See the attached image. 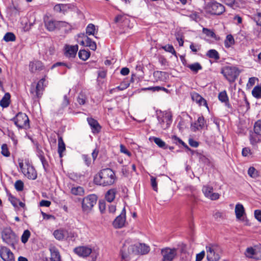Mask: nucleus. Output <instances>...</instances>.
Masks as SVG:
<instances>
[{
  "label": "nucleus",
  "mask_w": 261,
  "mask_h": 261,
  "mask_svg": "<svg viewBox=\"0 0 261 261\" xmlns=\"http://www.w3.org/2000/svg\"><path fill=\"white\" fill-rule=\"evenodd\" d=\"M205 124L204 118L203 116L199 117L196 122L191 124V129L195 132L197 130L202 129Z\"/></svg>",
  "instance_id": "22"
},
{
  "label": "nucleus",
  "mask_w": 261,
  "mask_h": 261,
  "mask_svg": "<svg viewBox=\"0 0 261 261\" xmlns=\"http://www.w3.org/2000/svg\"><path fill=\"white\" fill-rule=\"evenodd\" d=\"M158 121L161 127L163 129L168 128L172 121V116L169 113H166L162 117H158Z\"/></svg>",
  "instance_id": "15"
},
{
  "label": "nucleus",
  "mask_w": 261,
  "mask_h": 261,
  "mask_svg": "<svg viewBox=\"0 0 261 261\" xmlns=\"http://www.w3.org/2000/svg\"><path fill=\"white\" fill-rule=\"evenodd\" d=\"M19 167L24 175L28 178L35 180L37 177V173L34 167L30 163L29 160H18Z\"/></svg>",
  "instance_id": "3"
},
{
  "label": "nucleus",
  "mask_w": 261,
  "mask_h": 261,
  "mask_svg": "<svg viewBox=\"0 0 261 261\" xmlns=\"http://www.w3.org/2000/svg\"><path fill=\"white\" fill-rule=\"evenodd\" d=\"M9 200L16 209L25 208L24 202L18 199L17 197H9Z\"/></svg>",
  "instance_id": "23"
},
{
  "label": "nucleus",
  "mask_w": 261,
  "mask_h": 261,
  "mask_svg": "<svg viewBox=\"0 0 261 261\" xmlns=\"http://www.w3.org/2000/svg\"><path fill=\"white\" fill-rule=\"evenodd\" d=\"M45 82V79L43 77L38 82L35 88H31V93L33 94L34 97L39 98L41 96L44 88L46 86L44 84Z\"/></svg>",
  "instance_id": "12"
},
{
  "label": "nucleus",
  "mask_w": 261,
  "mask_h": 261,
  "mask_svg": "<svg viewBox=\"0 0 261 261\" xmlns=\"http://www.w3.org/2000/svg\"><path fill=\"white\" fill-rule=\"evenodd\" d=\"M66 230L63 229H57L54 231L53 234L55 238L58 240H62L66 237Z\"/></svg>",
  "instance_id": "34"
},
{
  "label": "nucleus",
  "mask_w": 261,
  "mask_h": 261,
  "mask_svg": "<svg viewBox=\"0 0 261 261\" xmlns=\"http://www.w3.org/2000/svg\"><path fill=\"white\" fill-rule=\"evenodd\" d=\"M150 181H151V185L152 186V189L155 191H157L158 190V187H157V182L156 181V178L151 176H150Z\"/></svg>",
  "instance_id": "55"
},
{
  "label": "nucleus",
  "mask_w": 261,
  "mask_h": 261,
  "mask_svg": "<svg viewBox=\"0 0 261 261\" xmlns=\"http://www.w3.org/2000/svg\"><path fill=\"white\" fill-rule=\"evenodd\" d=\"M240 72L239 69L233 66H225L221 70V73L230 83L236 81Z\"/></svg>",
  "instance_id": "4"
},
{
  "label": "nucleus",
  "mask_w": 261,
  "mask_h": 261,
  "mask_svg": "<svg viewBox=\"0 0 261 261\" xmlns=\"http://www.w3.org/2000/svg\"><path fill=\"white\" fill-rule=\"evenodd\" d=\"M82 158H83V160L84 161L85 164L87 166H89L90 165L91 161V159L88 155L83 154L82 155Z\"/></svg>",
  "instance_id": "61"
},
{
  "label": "nucleus",
  "mask_w": 261,
  "mask_h": 261,
  "mask_svg": "<svg viewBox=\"0 0 261 261\" xmlns=\"http://www.w3.org/2000/svg\"><path fill=\"white\" fill-rule=\"evenodd\" d=\"M190 48L192 51L196 53L200 49V46L195 45L194 43H191L190 45Z\"/></svg>",
  "instance_id": "63"
},
{
  "label": "nucleus",
  "mask_w": 261,
  "mask_h": 261,
  "mask_svg": "<svg viewBox=\"0 0 261 261\" xmlns=\"http://www.w3.org/2000/svg\"><path fill=\"white\" fill-rule=\"evenodd\" d=\"M248 174L252 177H255L257 175V171L253 167H251L248 169Z\"/></svg>",
  "instance_id": "51"
},
{
  "label": "nucleus",
  "mask_w": 261,
  "mask_h": 261,
  "mask_svg": "<svg viewBox=\"0 0 261 261\" xmlns=\"http://www.w3.org/2000/svg\"><path fill=\"white\" fill-rule=\"evenodd\" d=\"M150 248L148 246L143 243H139L137 245H129L128 241H125L121 250V257L126 260L132 253H139L145 254L149 252Z\"/></svg>",
  "instance_id": "1"
},
{
  "label": "nucleus",
  "mask_w": 261,
  "mask_h": 261,
  "mask_svg": "<svg viewBox=\"0 0 261 261\" xmlns=\"http://www.w3.org/2000/svg\"><path fill=\"white\" fill-rule=\"evenodd\" d=\"M250 143L253 145H256L257 143L261 142V136L256 134H251L250 136Z\"/></svg>",
  "instance_id": "39"
},
{
  "label": "nucleus",
  "mask_w": 261,
  "mask_h": 261,
  "mask_svg": "<svg viewBox=\"0 0 261 261\" xmlns=\"http://www.w3.org/2000/svg\"><path fill=\"white\" fill-rule=\"evenodd\" d=\"M10 94L6 93L0 101V106L3 108H7L9 106L10 101Z\"/></svg>",
  "instance_id": "31"
},
{
  "label": "nucleus",
  "mask_w": 261,
  "mask_h": 261,
  "mask_svg": "<svg viewBox=\"0 0 261 261\" xmlns=\"http://www.w3.org/2000/svg\"><path fill=\"white\" fill-rule=\"evenodd\" d=\"M252 95L256 98H261V85L255 86L252 91Z\"/></svg>",
  "instance_id": "40"
},
{
  "label": "nucleus",
  "mask_w": 261,
  "mask_h": 261,
  "mask_svg": "<svg viewBox=\"0 0 261 261\" xmlns=\"http://www.w3.org/2000/svg\"><path fill=\"white\" fill-rule=\"evenodd\" d=\"M172 141L173 143L177 144H181L183 146H184L187 149H189L188 145L184 143L180 139L176 137V136H173L171 138Z\"/></svg>",
  "instance_id": "47"
},
{
  "label": "nucleus",
  "mask_w": 261,
  "mask_h": 261,
  "mask_svg": "<svg viewBox=\"0 0 261 261\" xmlns=\"http://www.w3.org/2000/svg\"><path fill=\"white\" fill-rule=\"evenodd\" d=\"M79 49L77 45L65 46V55L68 58H74Z\"/></svg>",
  "instance_id": "17"
},
{
  "label": "nucleus",
  "mask_w": 261,
  "mask_h": 261,
  "mask_svg": "<svg viewBox=\"0 0 261 261\" xmlns=\"http://www.w3.org/2000/svg\"><path fill=\"white\" fill-rule=\"evenodd\" d=\"M254 132L255 134L261 136V120H258L255 123Z\"/></svg>",
  "instance_id": "45"
},
{
  "label": "nucleus",
  "mask_w": 261,
  "mask_h": 261,
  "mask_svg": "<svg viewBox=\"0 0 261 261\" xmlns=\"http://www.w3.org/2000/svg\"><path fill=\"white\" fill-rule=\"evenodd\" d=\"M126 211L125 207L122 209L121 214L118 216L113 222L115 228H121L124 226L126 222Z\"/></svg>",
  "instance_id": "13"
},
{
  "label": "nucleus",
  "mask_w": 261,
  "mask_h": 261,
  "mask_svg": "<svg viewBox=\"0 0 261 261\" xmlns=\"http://www.w3.org/2000/svg\"><path fill=\"white\" fill-rule=\"evenodd\" d=\"M65 233L66 237L65 238L68 241H74L77 237V234L73 231H66Z\"/></svg>",
  "instance_id": "42"
},
{
  "label": "nucleus",
  "mask_w": 261,
  "mask_h": 261,
  "mask_svg": "<svg viewBox=\"0 0 261 261\" xmlns=\"http://www.w3.org/2000/svg\"><path fill=\"white\" fill-rule=\"evenodd\" d=\"M218 98L222 102H225V106L228 108H230L231 105L229 103L228 97L226 91H223L219 93Z\"/></svg>",
  "instance_id": "27"
},
{
  "label": "nucleus",
  "mask_w": 261,
  "mask_h": 261,
  "mask_svg": "<svg viewBox=\"0 0 261 261\" xmlns=\"http://www.w3.org/2000/svg\"><path fill=\"white\" fill-rule=\"evenodd\" d=\"M82 35L83 37L86 38V46L89 47L90 49L93 50H95L96 49V43L84 34H82Z\"/></svg>",
  "instance_id": "37"
},
{
  "label": "nucleus",
  "mask_w": 261,
  "mask_h": 261,
  "mask_svg": "<svg viewBox=\"0 0 261 261\" xmlns=\"http://www.w3.org/2000/svg\"><path fill=\"white\" fill-rule=\"evenodd\" d=\"M39 157L42 163L44 169L46 170V167L48 166V163L47 161L46 160L45 157L42 154H40Z\"/></svg>",
  "instance_id": "56"
},
{
  "label": "nucleus",
  "mask_w": 261,
  "mask_h": 261,
  "mask_svg": "<svg viewBox=\"0 0 261 261\" xmlns=\"http://www.w3.org/2000/svg\"><path fill=\"white\" fill-rule=\"evenodd\" d=\"M15 188L18 191H22L23 188V182L20 180H17L15 183Z\"/></svg>",
  "instance_id": "53"
},
{
  "label": "nucleus",
  "mask_w": 261,
  "mask_h": 261,
  "mask_svg": "<svg viewBox=\"0 0 261 261\" xmlns=\"http://www.w3.org/2000/svg\"><path fill=\"white\" fill-rule=\"evenodd\" d=\"M30 235H31L30 231L28 229L25 230L23 231V232L21 236V242L24 244L28 242V241L30 237Z\"/></svg>",
  "instance_id": "46"
},
{
  "label": "nucleus",
  "mask_w": 261,
  "mask_h": 261,
  "mask_svg": "<svg viewBox=\"0 0 261 261\" xmlns=\"http://www.w3.org/2000/svg\"><path fill=\"white\" fill-rule=\"evenodd\" d=\"M1 149H2L1 153L4 156H6V157H8L10 156V153L8 150V146H7V144H3L2 145Z\"/></svg>",
  "instance_id": "49"
},
{
  "label": "nucleus",
  "mask_w": 261,
  "mask_h": 261,
  "mask_svg": "<svg viewBox=\"0 0 261 261\" xmlns=\"http://www.w3.org/2000/svg\"><path fill=\"white\" fill-rule=\"evenodd\" d=\"M206 258L208 261H218L221 257V249L215 244H209L206 246Z\"/></svg>",
  "instance_id": "5"
},
{
  "label": "nucleus",
  "mask_w": 261,
  "mask_h": 261,
  "mask_svg": "<svg viewBox=\"0 0 261 261\" xmlns=\"http://www.w3.org/2000/svg\"><path fill=\"white\" fill-rule=\"evenodd\" d=\"M43 22L46 30L50 32L54 31L56 29L59 28L61 24L65 23L64 21H56L48 15L44 16Z\"/></svg>",
  "instance_id": "9"
},
{
  "label": "nucleus",
  "mask_w": 261,
  "mask_h": 261,
  "mask_svg": "<svg viewBox=\"0 0 261 261\" xmlns=\"http://www.w3.org/2000/svg\"><path fill=\"white\" fill-rule=\"evenodd\" d=\"M255 218L259 222H261V211L256 210L254 211Z\"/></svg>",
  "instance_id": "64"
},
{
  "label": "nucleus",
  "mask_w": 261,
  "mask_h": 261,
  "mask_svg": "<svg viewBox=\"0 0 261 261\" xmlns=\"http://www.w3.org/2000/svg\"><path fill=\"white\" fill-rule=\"evenodd\" d=\"M87 121L91 126L93 133L99 132L101 127L97 120L92 118H87Z\"/></svg>",
  "instance_id": "24"
},
{
  "label": "nucleus",
  "mask_w": 261,
  "mask_h": 261,
  "mask_svg": "<svg viewBox=\"0 0 261 261\" xmlns=\"http://www.w3.org/2000/svg\"><path fill=\"white\" fill-rule=\"evenodd\" d=\"M127 192L128 190L125 187H121L118 190L113 189L108 191L105 196H115L116 195L124 196L127 194Z\"/></svg>",
  "instance_id": "19"
},
{
  "label": "nucleus",
  "mask_w": 261,
  "mask_h": 261,
  "mask_svg": "<svg viewBox=\"0 0 261 261\" xmlns=\"http://www.w3.org/2000/svg\"><path fill=\"white\" fill-rule=\"evenodd\" d=\"M95 32V25L92 23L89 24L86 28V34L89 35H94Z\"/></svg>",
  "instance_id": "48"
},
{
  "label": "nucleus",
  "mask_w": 261,
  "mask_h": 261,
  "mask_svg": "<svg viewBox=\"0 0 261 261\" xmlns=\"http://www.w3.org/2000/svg\"><path fill=\"white\" fill-rule=\"evenodd\" d=\"M97 197H84L82 200V208L84 212H89L97 201Z\"/></svg>",
  "instance_id": "11"
},
{
  "label": "nucleus",
  "mask_w": 261,
  "mask_h": 261,
  "mask_svg": "<svg viewBox=\"0 0 261 261\" xmlns=\"http://www.w3.org/2000/svg\"><path fill=\"white\" fill-rule=\"evenodd\" d=\"M253 19L256 22L257 25L261 27V13H258L254 15Z\"/></svg>",
  "instance_id": "57"
},
{
  "label": "nucleus",
  "mask_w": 261,
  "mask_h": 261,
  "mask_svg": "<svg viewBox=\"0 0 261 261\" xmlns=\"http://www.w3.org/2000/svg\"><path fill=\"white\" fill-rule=\"evenodd\" d=\"M191 98L193 101L198 103L199 105L205 106L208 108L207 102L205 99H204L201 95L196 92H192L191 94Z\"/></svg>",
  "instance_id": "21"
},
{
  "label": "nucleus",
  "mask_w": 261,
  "mask_h": 261,
  "mask_svg": "<svg viewBox=\"0 0 261 261\" xmlns=\"http://www.w3.org/2000/svg\"><path fill=\"white\" fill-rule=\"evenodd\" d=\"M245 213V210L242 204L238 203L235 207V214L236 218L240 219Z\"/></svg>",
  "instance_id": "28"
},
{
  "label": "nucleus",
  "mask_w": 261,
  "mask_h": 261,
  "mask_svg": "<svg viewBox=\"0 0 261 261\" xmlns=\"http://www.w3.org/2000/svg\"><path fill=\"white\" fill-rule=\"evenodd\" d=\"M3 39L6 42L14 41L16 40V37L13 33L8 32L4 36Z\"/></svg>",
  "instance_id": "44"
},
{
  "label": "nucleus",
  "mask_w": 261,
  "mask_h": 261,
  "mask_svg": "<svg viewBox=\"0 0 261 261\" xmlns=\"http://www.w3.org/2000/svg\"><path fill=\"white\" fill-rule=\"evenodd\" d=\"M12 120L19 129H27L30 127L29 119L25 113H18Z\"/></svg>",
  "instance_id": "8"
},
{
  "label": "nucleus",
  "mask_w": 261,
  "mask_h": 261,
  "mask_svg": "<svg viewBox=\"0 0 261 261\" xmlns=\"http://www.w3.org/2000/svg\"><path fill=\"white\" fill-rule=\"evenodd\" d=\"M202 33L206 36L214 38L216 40H220V37L217 36L213 30L203 28L202 29Z\"/></svg>",
  "instance_id": "33"
},
{
  "label": "nucleus",
  "mask_w": 261,
  "mask_h": 261,
  "mask_svg": "<svg viewBox=\"0 0 261 261\" xmlns=\"http://www.w3.org/2000/svg\"><path fill=\"white\" fill-rule=\"evenodd\" d=\"M202 190L205 196H219L218 194L213 193V189L211 186H204Z\"/></svg>",
  "instance_id": "35"
},
{
  "label": "nucleus",
  "mask_w": 261,
  "mask_h": 261,
  "mask_svg": "<svg viewBox=\"0 0 261 261\" xmlns=\"http://www.w3.org/2000/svg\"><path fill=\"white\" fill-rule=\"evenodd\" d=\"M0 256L4 261H15L13 253L8 248L5 246L1 247Z\"/></svg>",
  "instance_id": "14"
},
{
  "label": "nucleus",
  "mask_w": 261,
  "mask_h": 261,
  "mask_svg": "<svg viewBox=\"0 0 261 261\" xmlns=\"http://www.w3.org/2000/svg\"><path fill=\"white\" fill-rule=\"evenodd\" d=\"M44 69L42 63L38 60L31 62L29 64V69L32 73L40 71Z\"/></svg>",
  "instance_id": "20"
},
{
  "label": "nucleus",
  "mask_w": 261,
  "mask_h": 261,
  "mask_svg": "<svg viewBox=\"0 0 261 261\" xmlns=\"http://www.w3.org/2000/svg\"><path fill=\"white\" fill-rule=\"evenodd\" d=\"M51 256L49 261H61V256L59 250L55 247H51L49 249Z\"/></svg>",
  "instance_id": "26"
},
{
  "label": "nucleus",
  "mask_w": 261,
  "mask_h": 261,
  "mask_svg": "<svg viewBox=\"0 0 261 261\" xmlns=\"http://www.w3.org/2000/svg\"><path fill=\"white\" fill-rule=\"evenodd\" d=\"M246 255L249 258H253L255 259H261V255H258L257 250L254 249L253 248H248L246 249Z\"/></svg>",
  "instance_id": "25"
},
{
  "label": "nucleus",
  "mask_w": 261,
  "mask_h": 261,
  "mask_svg": "<svg viewBox=\"0 0 261 261\" xmlns=\"http://www.w3.org/2000/svg\"><path fill=\"white\" fill-rule=\"evenodd\" d=\"M205 255V251H202L199 253H198L196 256V261H201Z\"/></svg>",
  "instance_id": "60"
},
{
  "label": "nucleus",
  "mask_w": 261,
  "mask_h": 261,
  "mask_svg": "<svg viewBox=\"0 0 261 261\" xmlns=\"http://www.w3.org/2000/svg\"><path fill=\"white\" fill-rule=\"evenodd\" d=\"M161 90V87L160 86H155V87H150L148 88H144L142 89V90L145 91V90H151L153 92L155 91H159Z\"/></svg>",
  "instance_id": "59"
},
{
  "label": "nucleus",
  "mask_w": 261,
  "mask_h": 261,
  "mask_svg": "<svg viewBox=\"0 0 261 261\" xmlns=\"http://www.w3.org/2000/svg\"><path fill=\"white\" fill-rule=\"evenodd\" d=\"M74 252L79 256L85 257L91 253L92 249L86 246H79L74 249Z\"/></svg>",
  "instance_id": "16"
},
{
  "label": "nucleus",
  "mask_w": 261,
  "mask_h": 261,
  "mask_svg": "<svg viewBox=\"0 0 261 261\" xmlns=\"http://www.w3.org/2000/svg\"><path fill=\"white\" fill-rule=\"evenodd\" d=\"M205 10L207 13L219 15L225 11V8L220 3L216 1H211L206 4Z\"/></svg>",
  "instance_id": "7"
},
{
  "label": "nucleus",
  "mask_w": 261,
  "mask_h": 261,
  "mask_svg": "<svg viewBox=\"0 0 261 261\" xmlns=\"http://www.w3.org/2000/svg\"><path fill=\"white\" fill-rule=\"evenodd\" d=\"M65 150V144L61 137L58 138V152L59 154L60 158H62L63 152Z\"/></svg>",
  "instance_id": "29"
},
{
  "label": "nucleus",
  "mask_w": 261,
  "mask_h": 261,
  "mask_svg": "<svg viewBox=\"0 0 261 261\" xmlns=\"http://www.w3.org/2000/svg\"><path fill=\"white\" fill-rule=\"evenodd\" d=\"M234 44V40L233 37L229 34L227 35L226 39L224 41V45L226 48L230 47L233 44Z\"/></svg>",
  "instance_id": "38"
},
{
  "label": "nucleus",
  "mask_w": 261,
  "mask_h": 261,
  "mask_svg": "<svg viewBox=\"0 0 261 261\" xmlns=\"http://www.w3.org/2000/svg\"><path fill=\"white\" fill-rule=\"evenodd\" d=\"M206 55L209 58L213 59L215 60H218L220 59L219 54L216 49H211L208 50Z\"/></svg>",
  "instance_id": "36"
},
{
  "label": "nucleus",
  "mask_w": 261,
  "mask_h": 261,
  "mask_svg": "<svg viewBox=\"0 0 261 261\" xmlns=\"http://www.w3.org/2000/svg\"><path fill=\"white\" fill-rule=\"evenodd\" d=\"M150 141H153L159 147L163 149H166L167 145L165 142L161 139L155 137L149 138Z\"/></svg>",
  "instance_id": "30"
},
{
  "label": "nucleus",
  "mask_w": 261,
  "mask_h": 261,
  "mask_svg": "<svg viewBox=\"0 0 261 261\" xmlns=\"http://www.w3.org/2000/svg\"><path fill=\"white\" fill-rule=\"evenodd\" d=\"M165 51L171 53L172 55L176 56V51L172 45L168 44L162 47Z\"/></svg>",
  "instance_id": "50"
},
{
  "label": "nucleus",
  "mask_w": 261,
  "mask_h": 261,
  "mask_svg": "<svg viewBox=\"0 0 261 261\" xmlns=\"http://www.w3.org/2000/svg\"><path fill=\"white\" fill-rule=\"evenodd\" d=\"M99 208L101 213H103L106 207V203L104 200L99 201Z\"/></svg>",
  "instance_id": "54"
},
{
  "label": "nucleus",
  "mask_w": 261,
  "mask_h": 261,
  "mask_svg": "<svg viewBox=\"0 0 261 261\" xmlns=\"http://www.w3.org/2000/svg\"><path fill=\"white\" fill-rule=\"evenodd\" d=\"M115 180V173L110 168H106L101 170L95 176L94 178V181L96 184L103 186L113 184Z\"/></svg>",
  "instance_id": "2"
},
{
  "label": "nucleus",
  "mask_w": 261,
  "mask_h": 261,
  "mask_svg": "<svg viewBox=\"0 0 261 261\" xmlns=\"http://www.w3.org/2000/svg\"><path fill=\"white\" fill-rule=\"evenodd\" d=\"M162 261H172L177 255V250L175 248H165L162 249Z\"/></svg>",
  "instance_id": "10"
},
{
  "label": "nucleus",
  "mask_w": 261,
  "mask_h": 261,
  "mask_svg": "<svg viewBox=\"0 0 261 261\" xmlns=\"http://www.w3.org/2000/svg\"><path fill=\"white\" fill-rule=\"evenodd\" d=\"M78 55L81 59L86 61L89 58L90 54L86 50L83 49L79 51Z\"/></svg>",
  "instance_id": "41"
},
{
  "label": "nucleus",
  "mask_w": 261,
  "mask_h": 261,
  "mask_svg": "<svg viewBox=\"0 0 261 261\" xmlns=\"http://www.w3.org/2000/svg\"><path fill=\"white\" fill-rule=\"evenodd\" d=\"M2 238L5 243L12 247H14L18 241L17 236L10 228H6L3 230Z\"/></svg>",
  "instance_id": "6"
},
{
  "label": "nucleus",
  "mask_w": 261,
  "mask_h": 261,
  "mask_svg": "<svg viewBox=\"0 0 261 261\" xmlns=\"http://www.w3.org/2000/svg\"><path fill=\"white\" fill-rule=\"evenodd\" d=\"M192 71L197 73L198 70L202 69L201 65L199 63H195L194 64H190L187 66Z\"/></svg>",
  "instance_id": "43"
},
{
  "label": "nucleus",
  "mask_w": 261,
  "mask_h": 261,
  "mask_svg": "<svg viewBox=\"0 0 261 261\" xmlns=\"http://www.w3.org/2000/svg\"><path fill=\"white\" fill-rule=\"evenodd\" d=\"M120 152H122V153H123L125 154H126L127 155H128V156H130L132 154L130 153V152H129L126 148V147L122 144H121L120 145Z\"/></svg>",
  "instance_id": "58"
},
{
  "label": "nucleus",
  "mask_w": 261,
  "mask_h": 261,
  "mask_svg": "<svg viewBox=\"0 0 261 261\" xmlns=\"http://www.w3.org/2000/svg\"><path fill=\"white\" fill-rule=\"evenodd\" d=\"M242 154L244 156H247L251 154V150L248 147L244 148L242 149Z\"/></svg>",
  "instance_id": "62"
},
{
  "label": "nucleus",
  "mask_w": 261,
  "mask_h": 261,
  "mask_svg": "<svg viewBox=\"0 0 261 261\" xmlns=\"http://www.w3.org/2000/svg\"><path fill=\"white\" fill-rule=\"evenodd\" d=\"M73 6L70 4H58L54 6V10L56 12L65 14Z\"/></svg>",
  "instance_id": "18"
},
{
  "label": "nucleus",
  "mask_w": 261,
  "mask_h": 261,
  "mask_svg": "<svg viewBox=\"0 0 261 261\" xmlns=\"http://www.w3.org/2000/svg\"><path fill=\"white\" fill-rule=\"evenodd\" d=\"M77 100L80 105H84L86 100L85 95L83 93H80L77 97Z\"/></svg>",
  "instance_id": "52"
},
{
  "label": "nucleus",
  "mask_w": 261,
  "mask_h": 261,
  "mask_svg": "<svg viewBox=\"0 0 261 261\" xmlns=\"http://www.w3.org/2000/svg\"><path fill=\"white\" fill-rule=\"evenodd\" d=\"M71 193L75 196H82L84 194L85 191L83 187L76 186L71 188Z\"/></svg>",
  "instance_id": "32"
}]
</instances>
